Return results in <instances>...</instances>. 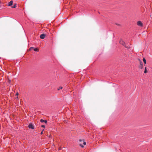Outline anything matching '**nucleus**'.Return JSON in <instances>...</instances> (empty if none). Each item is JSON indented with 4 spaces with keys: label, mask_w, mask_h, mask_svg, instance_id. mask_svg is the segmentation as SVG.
Returning <instances> with one entry per match:
<instances>
[{
    "label": "nucleus",
    "mask_w": 152,
    "mask_h": 152,
    "mask_svg": "<svg viewBox=\"0 0 152 152\" xmlns=\"http://www.w3.org/2000/svg\"><path fill=\"white\" fill-rule=\"evenodd\" d=\"M143 61L144 62V63L145 64V65L146 64V60L144 58H143Z\"/></svg>",
    "instance_id": "obj_9"
},
{
    "label": "nucleus",
    "mask_w": 152,
    "mask_h": 152,
    "mask_svg": "<svg viewBox=\"0 0 152 152\" xmlns=\"http://www.w3.org/2000/svg\"><path fill=\"white\" fill-rule=\"evenodd\" d=\"M39 49L38 48H35L34 49V51H39Z\"/></svg>",
    "instance_id": "obj_10"
},
{
    "label": "nucleus",
    "mask_w": 152,
    "mask_h": 152,
    "mask_svg": "<svg viewBox=\"0 0 152 152\" xmlns=\"http://www.w3.org/2000/svg\"><path fill=\"white\" fill-rule=\"evenodd\" d=\"M80 142L79 145H80L82 148H83L84 146L83 145V144L84 145H86V142H85L83 140H79Z\"/></svg>",
    "instance_id": "obj_1"
},
{
    "label": "nucleus",
    "mask_w": 152,
    "mask_h": 152,
    "mask_svg": "<svg viewBox=\"0 0 152 152\" xmlns=\"http://www.w3.org/2000/svg\"><path fill=\"white\" fill-rule=\"evenodd\" d=\"M120 43L121 44H122V45H123L124 46H125V43L123 41H122V40H121L120 41Z\"/></svg>",
    "instance_id": "obj_6"
},
{
    "label": "nucleus",
    "mask_w": 152,
    "mask_h": 152,
    "mask_svg": "<svg viewBox=\"0 0 152 152\" xmlns=\"http://www.w3.org/2000/svg\"><path fill=\"white\" fill-rule=\"evenodd\" d=\"M9 83H10V82H11V80H9Z\"/></svg>",
    "instance_id": "obj_19"
},
{
    "label": "nucleus",
    "mask_w": 152,
    "mask_h": 152,
    "mask_svg": "<svg viewBox=\"0 0 152 152\" xmlns=\"http://www.w3.org/2000/svg\"><path fill=\"white\" fill-rule=\"evenodd\" d=\"M40 121L41 122H44L45 123H47V121L46 120H45L43 119H41L40 120Z\"/></svg>",
    "instance_id": "obj_8"
},
{
    "label": "nucleus",
    "mask_w": 152,
    "mask_h": 152,
    "mask_svg": "<svg viewBox=\"0 0 152 152\" xmlns=\"http://www.w3.org/2000/svg\"><path fill=\"white\" fill-rule=\"evenodd\" d=\"M43 133V132H41V134H42Z\"/></svg>",
    "instance_id": "obj_18"
},
{
    "label": "nucleus",
    "mask_w": 152,
    "mask_h": 152,
    "mask_svg": "<svg viewBox=\"0 0 152 152\" xmlns=\"http://www.w3.org/2000/svg\"><path fill=\"white\" fill-rule=\"evenodd\" d=\"M16 5V4L14 5V6L13 7H12V8H15Z\"/></svg>",
    "instance_id": "obj_13"
},
{
    "label": "nucleus",
    "mask_w": 152,
    "mask_h": 152,
    "mask_svg": "<svg viewBox=\"0 0 152 152\" xmlns=\"http://www.w3.org/2000/svg\"><path fill=\"white\" fill-rule=\"evenodd\" d=\"M13 4V1H10V2H9L8 3V6H10L12 5Z\"/></svg>",
    "instance_id": "obj_7"
},
{
    "label": "nucleus",
    "mask_w": 152,
    "mask_h": 152,
    "mask_svg": "<svg viewBox=\"0 0 152 152\" xmlns=\"http://www.w3.org/2000/svg\"><path fill=\"white\" fill-rule=\"evenodd\" d=\"M33 48V47H31V48H29V50H31Z\"/></svg>",
    "instance_id": "obj_14"
},
{
    "label": "nucleus",
    "mask_w": 152,
    "mask_h": 152,
    "mask_svg": "<svg viewBox=\"0 0 152 152\" xmlns=\"http://www.w3.org/2000/svg\"><path fill=\"white\" fill-rule=\"evenodd\" d=\"M116 24L118 26H120V25L119 24L116 23Z\"/></svg>",
    "instance_id": "obj_16"
},
{
    "label": "nucleus",
    "mask_w": 152,
    "mask_h": 152,
    "mask_svg": "<svg viewBox=\"0 0 152 152\" xmlns=\"http://www.w3.org/2000/svg\"><path fill=\"white\" fill-rule=\"evenodd\" d=\"M16 95H18V93H17L16 94Z\"/></svg>",
    "instance_id": "obj_17"
},
{
    "label": "nucleus",
    "mask_w": 152,
    "mask_h": 152,
    "mask_svg": "<svg viewBox=\"0 0 152 152\" xmlns=\"http://www.w3.org/2000/svg\"><path fill=\"white\" fill-rule=\"evenodd\" d=\"M28 127L30 129H34V126L33 125H32V124H30L29 125Z\"/></svg>",
    "instance_id": "obj_5"
},
{
    "label": "nucleus",
    "mask_w": 152,
    "mask_h": 152,
    "mask_svg": "<svg viewBox=\"0 0 152 152\" xmlns=\"http://www.w3.org/2000/svg\"><path fill=\"white\" fill-rule=\"evenodd\" d=\"M59 150H61V148H59Z\"/></svg>",
    "instance_id": "obj_20"
},
{
    "label": "nucleus",
    "mask_w": 152,
    "mask_h": 152,
    "mask_svg": "<svg viewBox=\"0 0 152 152\" xmlns=\"http://www.w3.org/2000/svg\"><path fill=\"white\" fill-rule=\"evenodd\" d=\"M145 71H144V72L145 73H146L147 72V71L146 67H145Z\"/></svg>",
    "instance_id": "obj_11"
},
{
    "label": "nucleus",
    "mask_w": 152,
    "mask_h": 152,
    "mask_svg": "<svg viewBox=\"0 0 152 152\" xmlns=\"http://www.w3.org/2000/svg\"><path fill=\"white\" fill-rule=\"evenodd\" d=\"M63 88V87H62V86H60L59 87V88L58 89V90H59L60 89H62Z\"/></svg>",
    "instance_id": "obj_12"
},
{
    "label": "nucleus",
    "mask_w": 152,
    "mask_h": 152,
    "mask_svg": "<svg viewBox=\"0 0 152 152\" xmlns=\"http://www.w3.org/2000/svg\"><path fill=\"white\" fill-rule=\"evenodd\" d=\"M41 126L43 127V128H44L45 127V125H42Z\"/></svg>",
    "instance_id": "obj_15"
},
{
    "label": "nucleus",
    "mask_w": 152,
    "mask_h": 152,
    "mask_svg": "<svg viewBox=\"0 0 152 152\" xmlns=\"http://www.w3.org/2000/svg\"><path fill=\"white\" fill-rule=\"evenodd\" d=\"M40 38H45V37H47V35L45 34H42L40 35Z\"/></svg>",
    "instance_id": "obj_4"
},
{
    "label": "nucleus",
    "mask_w": 152,
    "mask_h": 152,
    "mask_svg": "<svg viewBox=\"0 0 152 152\" xmlns=\"http://www.w3.org/2000/svg\"><path fill=\"white\" fill-rule=\"evenodd\" d=\"M138 60L140 61V65L139 66V67L140 69H142L143 68V63L142 61L140 59H139Z\"/></svg>",
    "instance_id": "obj_3"
},
{
    "label": "nucleus",
    "mask_w": 152,
    "mask_h": 152,
    "mask_svg": "<svg viewBox=\"0 0 152 152\" xmlns=\"http://www.w3.org/2000/svg\"><path fill=\"white\" fill-rule=\"evenodd\" d=\"M137 24L138 26L140 27H142L143 26V23H142L141 21L140 20L137 21Z\"/></svg>",
    "instance_id": "obj_2"
}]
</instances>
